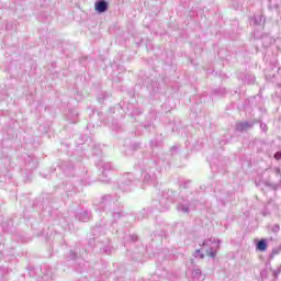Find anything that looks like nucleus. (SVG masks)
<instances>
[{"label": "nucleus", "mask_w": 281, "mask_h": 281, "mask_svg": "<svg viewBox=\"0 0 281 281\" xmlns=\"http://www.w3.org/2000/svg\"><path fill=\"white\" fill-rule=\"evenodd\" d=\"M221 241L214 237L205 239L202 244V251H206V256L210 258H216V251H218Z\"/></svg>", "instance_id": "f257e3e1"}, {"label": "nucleus", "mask_w": 281, "mask_h": 281, "mask_svg": "<svg viewBox=\"0 0 281 281\" xmlns=\"http://www.w3.org/2000/svg\"><path fill=\"white\" fill-rule=\"evenodd\" d=\"M95 11L99 13L106 12L109 10V3L104 0H98L94 4Z\"/></svg>", "instance_id": "f03ea898"}, {"label": "nucleus", "mask_w": 281, "mask_h": 281, "mask_svg": "<svg viewBox=\"0 0 281 281\" xmlns=\"http://www.w3.org/2000/svg\"><path fill=\"white\" fill-rule=\"evenodd\" d=\"M190 273L193 281H200L203 276L199 267H193Z\"/></svg>", "instance_id": "7ed1b4c3"}, {"label": "nucleus", "mask_w": 281, "mask_h": 281, "mask_svg": "<svg viewBox=\"0 0 281 281\" xmlns=\"http://www.w3.org/2000/svg\"><path fill=\"white\" fill-rule=\"evenodd\" d=\"M237 131H248V128H251V123L249 122H239L237 123Z\"/></svg>", "instance_id": "20e7f679"}, {"label": "nucleus", "mask_w": 281, "mask_h": 281, "mask_svg": "<svg viewBox=\"0 0 281 281\" xmlns=\"http://www.w3.org/2000/svg\"><path fill=\"white\" fill-rule=\"evenodd\" d=\"M78 221H81L82 223H87L89 221V212L82 211L77 215Z\"/></svg>", "instance_id": "39448f33"}, {"label": "nucleus", "mask_w": 281, "mask_h": 281, "mask_svg": "<svg viewBox=\"0 0 281 281\" xmlns=\"http://www.w3.org/2000/svg\"><path fill=\"white\" fill-rule=\"evenodd\" d=\"M257 249L259 251H267V240L265 239L259 240L257 244Z\"/></svg>", "instance_id": "423d86ee"}, {"label": "nucleus", "mask_w": 281, "mask_h": 281, "mask_svg": "<svg viewBox=\"0 0 281 281\" xmlns=\"http://www.w3.org/2000/svg\"><path fill=\"white\" fill-rule=\"evenodd\" d=\"M178 210L180 212H183V214H188V212H190V207H188V205H184V204L178 205Z\"/></svg>", "instance_id": "0eeeda50"}, {"label": "nucleus", "mask_w": 281, "mask_h": 281, "mask_svg": "<svg viewBox=\"0 0 281 281\" xmlns=\"http://www.w3.org/2000/svg\"><path fill=\"white\" fill-rule=\"evenodd\" d=\"M278 254H281V245L272 250V256H278Z\"/></svg>", "instance_id": "6e6552de"}, {"label": "nucleus", "mask_w": 281, "mask_h": 281, "mask_svg": "<svg viewBox=\"0 0 281 281\" xmlns=\"http://www.w3.org/2000/svg\"><path fill=\"white\" fill-rule=\"evenodd\" d=\"M274 159L280 160L281 159V151H277L274 154Z\"/></svg>", "instance_id": "1a4fd4ad"}, {"label": "nucleus", "mask_w": 281, "mask_h": 281, "mask_svg": "<svg viewBox=\"0 0 281 281\" xmlns=\"http://www.w3.org/2000/svg\"><path fill=\"white\" fill-rule=\"evenodd\" d=\"M272 231L273 232H280V225H274L273 227H272Z\"/></svg>", "instance_id": "9d476101"}, {"label": "nucleus", "mask_w": 281, "mask_h": 281, "mask_svg": "<svg viewBox=\"0 0 281 281\" xmlns=\"http://www.w3.org/2000/svg\"><path fill=\"white\" fill-rule=\"evenodd\" d=\"M272 276H274V278H276V276H278V273L277 272H272Z\"/></svg>", "instance_id": "9b49d317"}, {"label": "nucleus", "mask_w": 281, "mask_h": 281, "mask_svg": "<svg viewBox=\"0 0 281 281\" xmlns=\"http://www.w3.org/2000/svg\"><path fill=\"white\" fill-rule=\"evenodd\" d=\"M265 127H267V125H263V126L261 125V128H265Z\"/></svg>", "instance_id": "f8f14e48"}, {"label": "nucleus", "mask_w": 281, "mask_h": 281, "mask_svg": "<svg viewBox=\"0 0 281 281\" xmlns=\"http://www.w3.org/2000/svg\"><path fill=\"white\" fill-rule=\"evenodd\" d=\"M265 127H267V125H263V126L261 125V128H265Z\"/></svg>", "instance_id": "ddd939ff"}, {"label": "nucleus", "mask_w": 281, "mask_h": 281, "mask_svg": "<svg viewBox=\"0 0 281 281\" xmlns=\"http://www.w3.org/2000/svg\"><path fill=\"white\" fill-rule=\"evenodd\" d=\"M265 127H267V125H263V126L261 125V128H265Z\"/></svg>", "instance_id": "4468645a"}, {"label": "nucleus", "mask_w": 281, "mask_h": 281, "mask_svg": "<svg viewBox=\"0 0 281 281\" xmlns=\"http://www.w3.org/2000/svg\"><path fill=\"white\" fill-rule=\"evenodd\" d=\"M277 175H280V170H277Z\"/></svg>", "instance_id": "2eb2a0df"}]
</instances>
